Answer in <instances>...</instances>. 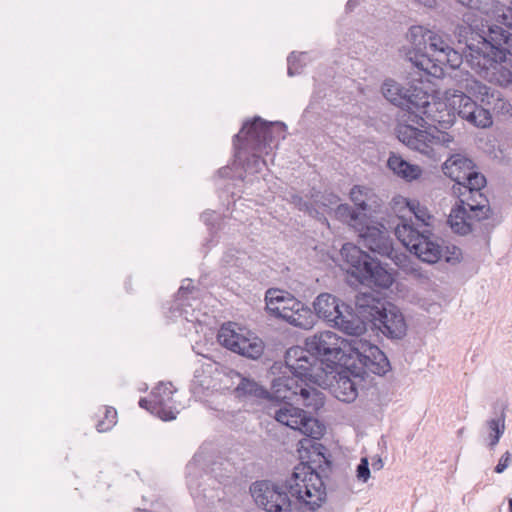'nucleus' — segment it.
<instances>
[{"label": "nucleus", "mask_w": 512, "mask_h": 512, "mask_svg": "<svg viewBox=\"0 0 512 512\" xmlns=\"http://www.w3.org/2000/svg\"><path fill=\"white\" fill-rule=\"evenodd\" d=\"M381 91L385 99L403 110L416 109L424 112V109L430 104V95L423 88L421 81L400 83L388 78L382 83Z\"/></svg>", "instance_id": "9b49d317"}, {"label": "nucleus", "mask_w": 512, "mask_h": 512, "mask_svg": "<svg viewBox=\"0 0 512 512\" xmlns=\"http://www.w3.org/2000/svg\"><path fill=\"white\" fill-rule=\"evenodd\" d=\"M511 462L512 454L509 451H506L499 459L498 464L494 468V471L498 474L503 473Z\"/></svg>", "instance_id": "37998d69"}, {"label": "nucleus", "mask_w": 512, "mask_h": 512, "mask_svg": "<svg viewBox=\"0 0 512 512\" xmlns=\"http://www.w3.org/2000/svg\"><path fill=\"white\" fill-rule=\"evenodd\" d=\"M313 314L315 323L318 319L323 320L330 327L336 328L348 335V332L355 331L359 327L358 320H349V305L342 302L330 293H320L313 301Z\"/></svg>", "instance_id": "f8f14e48"}, {"label": "nucleus", "mask_w": 512, "mask_h": 512, "mask_svg": "<svg viewBox=\"0 0 512 512\" xmlns=\"http://www.w3.org/2000/svg\"><path fill=\"white\" fill-rule=\"evenodd\" d=\"M340 198L337 194L333 192H325L320 196V200L318 201L320 205L324 208L332 209L334 206L339 205Z\"/></svg>", "instance_id": "ea45409f"}, {"label": "nucleus", "mask_w": 512, "mask_h": 512, "mask_svg": "<svg viewBox=\"0 0 512 512\" xmlns=\"http://www.w3.org/2000/svg\"><path fill=\"white\" fill-rule=\"evenodd\" d=\"M359 236L363 245L371 252L388 258L393 257V240L383 225H367L359 231Z\"/></svg>", "instance_id": "a211bd4d"}, {"label": "nucleus", "mask_w": 512, "mask_h": 512, "mask_svg": "<svg viewBox=\"0 0 512 512\" xmlns=\"http://www.w3.org/2000/svg\"><path fill=\"white\" fill-rule=\"evenodd\" d=\"M353 362L349 370L355 378L365 379L368 373L384 376L391 371V364L386 354L375 344L359 339L351 348Z\"/></svg>", "instance_id": "9d476101"}, {"label": "nucleus", "mask_w": 512, "mask_h": 512, "mask_svg": "<svg viewBox=\"0 0 512 512\" xmlns=\"http://www.w3.org/2000/svg\"><path fill=\"white\" fill-rule=\"evenodd\" d=\"M415 1L427 8H433L436 6V0H415Z\"/></svg>", "instance_id": "49530a36"}, {"label": "nucleus", "mask_w": 512, "mask_h": 512, "mask_svg": "<svg viewBox=\"0 0 512 512\" xmlns=\"http://www.w3.org/2000/svg\"><path fill=\"white\" fill-rule=\"evenodd\" d=\"M139 406L149 411L152 415H155L156 417L160 418V400H150L146 397L141 398L139 400Z\"/></svg>", "instance_id": "58836bf2"}, {"label": "nucleus", "mask_w": 512, "mask_h": 512, "mask_svg": "<svg viewBox=\"0 0 512 512\" xmlns=\"http://www.w3.org/2000/svg\"><path fill=\"white\" fill-rule=\"evenodd\" d=\"M232 326V323L221 326L217 335L219 343L243 357L252 360L259 359L264 352V342L259 337L249 333L245 336L237 332Z\"/></svg>", "instance_id": "4468645a"}, {"label": "nucleus", "mask_w": 512, "mask_h": 512, "mask_svg": "<svg viewBox=\"0 0 512 512\" xmlns=\"http://www.w3.org/2000/svg\"><path fill=\"white\" fill-rule=\"evenodd\" d=\"M310 384L311 382L304 381L298 393L297 399L294 402V405L302 404L308 409V411L304 410V412L308 416L313 417L312 413H316L324 406L325 396L320 390L314 386H311Z\"/></svg>", "instance_id": "393cba45"}, {"label": "nucleus", "mask_w": 512, "mask_h": 512, "mask_svg": "<svg viewBox=\"0 0 512 512\" xmlns=\"http://www.w3.org/2000/svg\"><path fill=\"white\" fill-rule=\"evenodd\" d=\"M414 110H406L408 112L407 123H399L397 125V138L410 149L416 150L429 158H435L434 144H439L441 141H450L448 139L449 135L443 133L440 137L435 135L431 129H422L426 128L427 122L421 114Z\"/></svg>", "instance_id": "1a4fd4ad"}, {"label": "nucleus", "mask_w": 512, "mask_h": 512, "mask_svg": "<svg viewBox=\"0 0 512 512\" xmlns=\"http://www.w3.org/2000/svg\"><path fill=\"white\" fill-rule=\"evenodd\" d=\"M488 428L490 430L489 434V447L493 449L499 442L500 438L504 434L505 431V415L501 414L500 417L490 419L487 421Z\"/></svg>", "instance_id": "2f4dec72"}, {"label": "nucleus", "mask_w": 512, "mask_h": 512, "mask_svg": "<svg viewBox=\"0 0 512 512\" xmlns=\"http://www.w3.org/2000/svg\"><path fill=\"white\" fill-rule=\"evenodd\" d=\"M201 220L204 222L205 225L209 227H214L216 222V214L214 211H206L202 213Z\"/></svg>", "instance_id": "c03bdc74"}, {"label": "nucleus", "mask_w": 512, "mask_h": 512, "mask_svg": "<svg viewBox=\"0 0 512 512\" xmlns=\"http://www.w3.org/2000/svg\"><path fill=\"white\" fill-rule=\"evenodd\" d=\"M371 329L390 340L397 341L406 336L408 325L401 309L391 302L377 321L373 322Z\"/></svg>", "instance_id": "dca6fc26"}, {"label": "nucleus", "mask_w": 512, "mask_h": 512, "mask_svg": "<svg viewBox=\"0 0 512 512\" xmlns=\"http://www.w3.org/2000/svg\"><path fill=\"white\" fill-rule=\"evenodd\" d=\"M226 374L233 381V383H236L237 380V385L234 389V394L237 398L268 399L270 396L269 391H267L254 379L245 377L233 369H228Z\"/></svg>", "instance_id": "5701e85b"}, {"label": "nucleus", "mask_w": 512, "mask_h": 512, "mask_svg": "<svg viewBox=\"0 0 512 512\" xmlns=\"http://www.w3.org/2000/svg\"><path fill=\"white\" fill-rule=\"evenodd\" d=\"M470 50L466 55L469 67L484 78H493L501 86L512 84V38L503 27L490 28L488 37L473 32L471 27L459 29Z\"/></svg>", "instance_id": "20e7f679"}, {"label": "nucleus", "mask_w": 512, "mask_h": 512, "mask_svg": "<svg viewBox=\"0 0 512 512\" xmlns=\"http://www.w3.org/2000/svg\"><path fill=\"white\" fill-rule=\"evenodd\" d=\"M415 1L427 8H433L436 6V0H415Z\"/></svg>", "instance_id": "a18cd8bd"}, {"label": "nucleus", "mask_w": 512, "mask_h": 512, "mask_svg": "<svg viewBox=\"0 0 512 512\" xmlns=\"http://www.w3.org/2000/svg\"><path fill=\"white\" fill-rule=\"evenodd\" d=\"M393 282L394 278L392 274L388 272V270L383 267L381 262L378 260L373 266L372 273L368 275L364 284L387 289L393 284Z\"/></svg>", "instance_id": "c85d7f7f"}, {"label": "nucleus", "mask_w": 512, "mask_h": 512, "mask_svg": "<svg viewBox=\"0 0 512 512\" xmlns=\"http://www.w3.org/2000/svg\"><path fill=\"white\" fill-rule=\"evenodd\" d=\"M468 26H469V27H471V29H472V31H473V32H476V33L480 34L481 36L488 37V35H489L490 29H488V34H485V31H482V34H481L479 31L474 30V28L472 27V25H468ZM495 26H496V25H493V26H490L489 28H493V27H495Z\"/></svg>", "instance_id": "3c124183"}, {"label": "nucleus", "mask_w": 512, "mask_h": 512, "mask_svg": "<svg viewBox=\"0 0 512 512\" xmlns=\"http://www.w3.org/2000/svg\"><path fill=\"white\" fill-rule=\"evenodd\" d=\"M304 382L294 376L282 375L271 382L268 414L277 422L313 439L323 436L325 427L315 417L308 416L303 409L294 406Z\"/></svg>", "instance_id": "39448f33"}, {"label": "nucleus", "mask_w": 512, "mask_h": 512, "mask_svg": "<svg viewBox=\"0 0 512 512\" xmlns=\"http://www.w3.org/2000/svg\"><path fill=\"white\" fill-rule=\"evenodd\" d=\"M450 106L452 111L448 109L445 114L440 115L437 122L442 129L450 128L456 121V114L465 120L473 109H476L478 104L468 95L464 93L455 94L451 99Z\"/></svg>", "instance_id": "412c9836"}, {"label": "nucleus", "mask_w": 512, "mask_h": 512, "mask_svg": "<svg viewBox=\"0 0 512 512\" xmlns=\"http://www.w3.org/2000/svg\"><path fill=\"white\" fill-rule=\"evenodd\" d=\"M116 416H117V411L114 408H112V407L106 408L105 409V420H100L97 423V426H96L97 430L99 432L109 431L116 424Z\"/></svg>", "instance_id": "e433bc0d"}, {"label": "nucleus", "mask_w": 512, "mask_h": 512, "mask_svg": "<svg viewBox=\"0 0 512 512\" xmlns=\"http://www.w3.org/2000/svg\"><path fill=\"white\" fill-rule=\"evenodd\" d=\"M250 257L244 250L237 248H228L221 259V264L225 268H244Z\"/></svg>", "instance_id": "c756f323"}, {"label": "nucleus", "mask_w": 512, "mask_h": 512, "mask_svg": "<svg viewBox=\"0 0 512 512\" xmlns=\"http://www.w3.org/2000/svg\"><path fill=\"white\" fill-rule=\"evenodd\" d=\"M460 4L481 12H488V4L484 0H457Z\"/></svg>", "instance_id": "79ce46f5"}, {"label": "nucleus", "mask_w": 512, "mask_h": 512, "mask_svg": "<svg viewBox=\"0 0 512 512\" xmlns=\"http://www.w3.org/2000/svg\"><path fill=\"white\" fill-rule=\"evenodd\" d=\"M468 91L473 95H479L481 102L487 106L486 108L493 110L496 115L503 117L512 116L511 103L502 97L499 91L491 90L479 81H472Z\"/></svg>", "instance_id": "6ab92c4d"}, {"label": "nucleus", "mask_w": 512, "mask_h": 512, "mask_svg": "<svg viewBox=\"0 0 512 512\" xmlns=\"http://www.w3.org/2000/svg\"><path fill=\"white\" fill-rule=\"evenodd\" d=\"M266 310L276 318L282 319L301 329H311L315 325L312 309L297 300L288 292L270 288L265 294Z\"/></svg>", "instance_id": "6e6552de"}, {"label": "nucleus", "mask_w": 512, "mask_h": 512, "mask_svg": "<svg viewBox=\"0 0 512 512\" xmlns=\"http://www.w3.org/2000/svg\"><path fill=\"white\" fill-rule=\"evenodd\" d=\"M359 0H348L346 4V9L348 11H352L356 6H358Z\"/></svg>", "instance_id": "09e8293b"}, {"label": "nucleus", "mask_w": 512, "mask_h": 512, "mask_svg": "<svg viewBox=\"0 0 512 512\" xmlns=\"http://www.w3.org/2000/svg\"><path fill=\"white\" fill-rule=\"evenodd\" d=\"M509 512H512V498L508 499Z\"/></svg>", "instance_id": "603ef678"}, {"label": "nucleus", "mask_w": 512, "mask_h": 512, "mask_svg": "<svg viewBox=\"0 0 512 512\" xmlns=\"http://www.w3.org/2000/svg\"><path fill=\"white\" fill-rule=\"evenodd\" d=\"M335 216L338 220L355 225L359 220L360 213L349 204H339L335 209Z\"/></svg>", "instance_id": "473e14b6"}, {"label": "nucleus", "mask_w": 512, "mask_h": 512, "mask_svg": "<svg viewBox=\"0 0 512 512\" xmlns=\"http://www.w3.org/2000/svg\"><path fill=\"white\" fill-rule=\"evenodd\" d=\"M289 201L290 203L295 205V207H297L298 210L306 212L310 216H316L319 214V212L312 203L305 201L303 197L297 193H291L289 195Z\"/></svg>", "instance_id": "f704fd0d"}, {"label": "nucleus", "mask_w": 512, "mask_h": 512, "mask_svg": "<svg viewBox=\"0 0 512 512\" xmlns=\"http://www.w3.org/2000/svg\"><path fill=\"white\" fill-rule=\"evenodd\" d=\"M465 121L478 128L490 127L493 123L490 108L478 105L476 109H473L472 113L467 116Z\"/></svg>", "instance_id": "7c9ffc66"}, {"label": "nucleus", "mask_w": 512, "mask_h": 512, "mask_svg": "<svg viewBox=\"0 0 512 512\" xmlns=\"http://www.w3.org/2000/svg\"><path fill=\"white\" fill-rule=\"evenodd\" d=\"M442 170L454 181L452 191L457 197L447 219L449 226L462 236L475 232L477 225L492 214L489 200L482 192L487 183L485 176L470 158L462 154L450 156Z\"/></svg>", "instance_id": "f03ea898"}, {"label": "nucleus", "mask_w": 512, "mask_h": 512, "mask_svg": "<svg viewBox=\"0 0 512 512\" xmlns=\"http://www.w3.org/2000/svg\"><path fill=\"white\" fill-rule=\"evenodd\" d=\"M359 0H348L346 4V9L348 11H352L356 6H358Z\"/></svg>", "instance_id": "8fccbe9b"}, {"label": "nucleus", "mask_w": 512, "mask_h": 512, "mask_svg": "<svg viewBox=\"0 0 512 512\" xmlns=\"http://www.w3.org/2000/svg\"><path fill=\"white\" fill-rule=\"evenodd\" d=\"M368 193V188L359 185H355L350 191L351 201L361 211H366L368 209Z\"/></svg>", "instance_id": "72a5a7b5"}, {"label": "nucleus", "mask_w": 512, "mask_h": 512, "mask_svg": "<svg viewBox=\"0 0 512 512\" xmlns=\"http://www.w3.org/2000/svg\"><path fill=\"white\" fill-rule=\"evenodd\" d=\"M341 255L349 265V273L351 276L355 277L363 284L365 283L368 275L372 273L373 266L378 261L357 246L350 243L343 245Z\"/></svg>", "instance_id": "f3484780"}, {"label": "nucleus", "mask_w": 512, "mask_h": 512, "mask_svg": "<svg viewBox=\"0 0 512 512\" xmlns=\"http://www.w3.org/2000/svg\"><path fill=\"white\" fill-rule=\"evenodd\" d=\"M364 379L355 378L349 370V366L335 377L331 384V392L335 398L345 403L353 402L358 396V385Z\"/></svg>", "instance_id": "4be33fe9"}, {"label": "nucleus", "mask_w": 512, "mask_h": 512, "mask_svg": "<svg viewBox=\"0 0 512 512\" xmlns=\"http://www.w3.org/2000/svg\"><path fill=\"white\" fill-rule=\"evenodd\" d=\"M372 468L374 470H380L383 468V461L380 457H378L377 459H373Z\"/></svg>", "instance_id": "de8ad7c7"}, {"label": "nucleus", "mask_w": 512, "mask_h": 512, "mask_svg": "<svg viewBox=\"0 0 512 512\" xmlns=\"http://www.w3.org/2000/svg\"><path fill=\"white\" fill-rule=\"evenodd\" d=\"M321 458L317 468L310 463H299L281 484L255 482L250 491L256 504L267 512H290L291 498H295L303 509L316 511L326 501L323 478L331 469V461L324 455Z\"/></svg>", "instance_id": "f257e3e1"}, {"label": "nucleus", "mask_w": 512, "mask_h": 512, "mask_svg": "<svg viewBox=\"0 0 512 512\" xmlns=\"http://www.w3.org/2000/svg\"><path fill=\"white\" fill-rule=\"evenodd\" d=\"M286 367L290 373L304 381H309L315 384L317 377L320 376L319 372L322 370V362L319 363L318 357H316L312 351L306 347V349L294 346L287 350L285 355Z\"/></svg>", "instance_id": "2eb2a0df"}, {"label": "nucleus", "mask_w": 512, "mask_h": 512, "mask_svg": "<svg viewBox=\"0 0 512 512\" xmlns=\"http://www.w3.org/2000/svg\"><path fill=\"white\" fill-rule=\"evenodd\" d=\"M387 166L397 176L405 179L406 181L416 180L421 176L422 170L419 166L414 165L403 159L401 156L391 153Z\"/></svg>", "instance_id": "a878e982"}, {"label": "nucleus", "mask_w": 512, "mask_h": 512, "mask_svg": "<svg viewBox=\"0 0 512 512\" xmlns=\"http://www.w3.org/2000/svg\"><path fill=\"white\" fill-rule=\"evenodd\" d=\"M407 39L411 48L406 52V60L411 63L420 76H437L442 69L437 65L439 54L450 46L442 35L423 26H412Z\"/></svg>", "instance_id": "0eeeda50"}, {"label": "nucleus", "mask_w": 512, "mask_h": 512, "mask_svg": "<svg viewBox=\"0 0 512 512\" xmlns=\"http://www.w3.org/2000/svg\"><path fill=\"white\" fill-rule=\"evenodd\" d=\"M497 22L512 30V6L504 7L497 15Z\"/></svg>", "instance_id": "a19ab883"}, {"label": "nucleus", "mask_w": 512, "mask_h": 512, "mask_svg": "<svg viewBox=\"0 0 512 512\" xmlns=\"http://www.w3.org/2000/svg\"><path fill=\"white\" fill-rule=\"evenodd\" d=\"M503 32H504V34L508 35L509 38H512V33H510L509 31L505 30L504 28H503Z\"/></svg>", "instance_id": "864d4df0"}, {"label": "nucleus", "mask_w": 512, "mask_h": 512, "mask_svg": "<svg viewBox=\"0 0 512 512\" xmlns=\"http://www.w3.org/2000/svg\"><path fill=\"white\" fill-rule=\"evenodd\" d=\"M463 26H468V24L458 25V27H457V35H458L459 43H462V42L466 43L465 38L460 37V35H459V29ZM465 46H467V44H465ZM466 50L467 51H465L464 53H461V52L457 51L456 49H454L453 47L449 46L445 52L440 51L439 61L437 62V65H439V66L446 65L452 69H457L461 66V64L463 63V61L465 59L467 65L469 66L466 55H469L470 50L468 47H466Z\"/></svg>", "instance_id": "bb28decb"}, {"label": "nucleus", "mask_w": 512, "mask_h": 512, "mask_svg": "<svg viewBox=\"0 0 512 512\" xmlns=\"http://www.w3.org/2000/svg\"><path fill=\"white\" fill-rule=\"evenodd\" d=\"M371 472L367 457H362L356 468V477L359 481L365 483L370 478Z\"/></svg>", "instance_id": "4c0bfd02"}, {"label": "nucleus", "mask_w": 512, "mask_h": 512, "mask_svg": "<svg viewBox=\"0 0 512 512\" xmlns=\"http://www.w3.org/2000/svg\"><path fill=\"white\" fill-rule=\"evenodd\" d=\"M200 296V289L192 284L191 279H184L177 291L170 311L174 316H182L188 319V307H192L191 301H197Z\"/></svg>", "instance_id": "b1692460"}, {"label": "nucleus", "mask_w": 512, "mask_h": 512, "mask_svg": "<svg viewBox=\"0 0 512 512\" xmlns=\"http://www.w3.org/2000/svg\"><path fill=\"white\" fill-rule=\"evenodd\" d=\"M275 128L284 132L286 125L282 122H267L256 116L246 121L241 130L234 135L235 162L239 163L245 172L256 174L266 166L261 154H268L272 149Z\"/></svg>", "instance_id": "423d86ee"}, {"label": "nucleus", "mask_w": 512, "mask_h": 512, "mask_svg": "<svg viewBox=\"0 0 512 512\" xmlns=\"http://www.w3.org/2000/svg\"><path fill=\"white\" fill-rule=\"evenodd\" d=\"M306 347L316 357H326L327 360H336L342 350L339 338L334 332L324 331L307 338Z\"/></svg>", "instance_id": "aec40b11"}, {"label": "nucleus", "mask_w": 512, "mask_h": 512, "mask_svg": "<svg viewBox=\"0 0 512 512\" xmlns=\"http://www.w3.org/2000/svg\"><path fill=\"white\" fill-rule=\"evenodd\" d=\"M390 303L379 293H358L355 298V307L349 305L347 317L349 320H353V318L358 320L359 327L355 331L348 332V335L358 336L366 331L368 325L372 328L373 322L377 321Z\"/></svg>", "instance_id": "ddd939ff"}, {"label": "nucleus", "mask_w": 512, "mask_h": 512, "mask_svg": "<svg viewBox=\"0 0 512 512\" xmlns=\"http://www.w3.org/2000/svg\"><path fill=\"white\" fill-rule=\"evenodd\" d=\"M405 203L417 223L404 217L399 219L395 227V236L403 246L419 260L428 264H435L442 259L450 264L460 262L461 249L454 245L444 246V241L433 233L435 217L428 208L415 199H405Z\"/></svg>", "instance_id": "7ed1b4c3"}, {"label": "nucleus", "mask_w": 512, "mask_h": 512, "mask_svg": "<svg viewBox=\"0 0 512 512\" xmlns=\"http://www.w3.org/2000/svg\"><path fill=\"white\" fill-rule=\"evenodd\" d=\"M306 56V53H300L297 55L295 52H292L288 58V75L294 76L301 73V69L304 66L302 58Z\"/></svg>", "instance_id": "c9c22d12"}, {"label": "nucleus", "mask_w": 512, "mask_h": 512, "mask_svg": "<svg viewBox=\"0 0 512 512\" xmlns=\"http://www.w3.org/2000/svg\"><path fill=\"white\" fill-rule=\"evenodd\" d=\"M176 392L177 389L171 382L162 381V421L174 420L179 413V408L173 399V394Z\"/></svg>", "instance_id": "cd10ccee"}]
</instances>
